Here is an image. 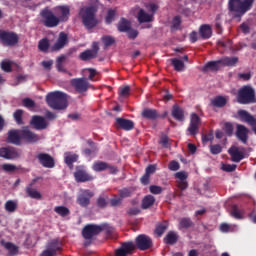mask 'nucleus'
<instances>
[{
  "instance_id": "f257e3e1",
  "label": "nucleus",
  "mask_w": 256,
  "mask_h": 256,
  "mask_svg": "<svg viewBox=\"0 0 256 256\" xmlns=\"http://www.w3.org/2000/svg\"><path fill=\"white\" fill-rule=\"evenodd\" d=\"M98 8L95 5L82 6L78 11V17L81 20L82 25L90 31L95 29L99 25V19H97Z\"/></svg>"
},
{
  "instance_id": "f03ea898",
  "label": "nucleus",
  "mask_w": 256,
  "mask_h": 256,
  "mask_svg": "<svg viewBox=\"0 0 256 256\" xmlns=\"http://www.w3.org/2000/svg\"><path fill=\"white\" fill-rule=\"evenodd\" d=\"M46 103H48L51 109H55L56 111H63V109H67V94L63 92H51L46 96Z\"/></svg>"
},
{
  "instance_id": "7ed1b4c3",
  "label": "nucleus",
  "mask_w": 256,
  "mask_h": 256,
  "mask_svg": "<svg viewBox=\"0 0 256 256\" xmlns=\"http://www.w3.org/2000/svg\"><path fill=\"white\" fill-rule=\"evenodd\" d=\"M255 0H229L228 9L231 13H236L235 17H243L251 7H253Z\"/></svg>"
},
{
  "instance_id": "20e7f679",
  "label": "nucleus",
  "mask_w": 256,
  "mask_h": 256,
  "mask_svg": "<svg viewBox=\"0 0 256 256\" xmlns=\"http://www.w3.org/2000/svg\"><path fill=\"white\" fill-rule=\"evenodd\" d=\"M236 99L237 103L240 105H251V103H256L255 90L249 85L243 86L238 90Z\"/></svg>"
},
{
  "instance_id": "39448f33",
  "label": "nucleus",
  "mask_w": 256,
  "mask_h": 256,
  "mask_svg": "<svg viewBox=\"0 0 256 256\" xmlns=\"http://www.w3.org/2000/svg\"><path fill=\"white\" fill-rule=\"evenodd\" d=\"M40 18L42 25H44V27H47L48 29L58 27L60 23L58 16L55 15V12H53V10H51V8L48 6L40 11Z\"/></svg>"
},
{
  "instance_id": "423d86ee",
  "label": "nucleus",
  "mask_w": 256,
  "mask_h": 256,
  "mask_svg": "<svg viewBox=\"0 0 256 256\" xmlns=\"http://www.w3.org/2000/svg\"><path fill=\"white\" fill-rule=\"evenodd\" d=\"M105 229H107L106 224H88L83 228L82 236L84 239L90 240L93 239V237H95L96 235H99V233H102V231H105Z\"/></svg>"
},
{
  "instance_id": "0eeeda50",
  "label": "nucleus",
  "mask_w": 256,
  "mask_h": 256,
  "mask_svg": "<svg viewBox=\"0 0 256 256\" xmlns=\"http://www.w3.org/2000/svg\"><path fill=\"white\" fill-rule=\"evenodd\" d=\"M0 41L6 47H15L19 43V36L15 32L0 31Z\"/></svg>"
},
{
  "instance_id": "6e6552de",
  "label": "nucleus",
  "mask_w": 256,
  "mask_h": 256,
  "mask_svg": "<svg viewBox=\"0 0 256 256\" xmlns=\"http://www.w3.org/2000/svg\"><path fill=\"white\" fill-rule=\"evenodd\" d=\"M135 248L137 247L139 251H148L153 247V239L145 234H140L135 238Z\"/></svg>"
},
{
  "instance_id": "1a4fd4ad",
  "label": "nucleus",
  "mask_w": 256,
  "mask_h": 256,
  "mask_svg": "<svg viewBox=\"0 0 256 256\" xmlns=\"http://www.w3.org/2000/svg\"><path fill=\"white\" fill-rule=\"evenodd\" d=\"M93 197H95V193L93 191L89 189H82L77 196L76 203H78L80 207H89Z\"/></svg>"
},
{
  "instance_id": "9d476101",
  "label": "nucleus",
  "mask_w": 256,
  "mask_h": 256,
  "mask_svg": "<svg viewBox=\"0 0 256 256\" xmlns=\"http://www.w3.org/2000/svg\"><path fill=\"white\" fill-rule=\"evenodd\" d=\"M41 139V136L39 134L31 131L28 126H25L21 129V140L25 143H29L30 145H33L35 143H39V140Z\"/></svg>"
},
{
  "instance_id": "9b49d317",
  "label": "nucleus",
  "mask_w": 256,
  "mask_h": 256,
  "mask_svg": "<svg viewBox=\"0 0 256 256\" xmlns=\"http://www.w3.org/2000/svg\"><path fill=\"white\" fill-rule=\"evenodd\" d=\"M199 125H201V117L197 113H192L190 115V123L187 128V133L191 137H195V135H199Z\"/></svg>"
},
{
  "instance_id": "f8f14e48",
  "label": "nucleus",
  "mask_w": 256,
  "mask_h": 256,
  "mask_svg": "<svg viewBox=\"0 0 256 256\" xmlns=\"http://www.w3.org/2000/svg\"><path fill=\"white\" fill-rule=\"evenodd\" d=\"M21 154L19 153V150L15 147H1L0 148V157L2 159H6L7 161H13V159H18Z\"/></svg>"
},
{
  "instance_id": "ddd939ff",
  "label": "nucleus",
  "mask_w": 256,
  "mask_h": 256,
  "mask_svg": "<svg viewBox=\"0 0 256 256\" xmlns=\"http://www.w3.org/2000/svg\"><path fill=\"white\" fill-rule=\"evenodd\" d=\"M237 115L242 123H247L250 125V127H252V131L256 135V118H254L253 115H251V113H249L247 110L243 109L238 110Z\"/></svg>"
},
{
  "instance_id": "4468645a",
  "label": "nucleus",
  "mask_w": 256,
  "mask_h": 256,
  "mask_svg": "<svg viewBox=\"0 0 256 256\" xmlns=\"http://www.w3.org/2000/svg\"><path fill=\"white\" fill-rule=\"evenodd\" d=\"M36 159L45 169H53L55 167V158L49 153H38Z\"/></svg>"
},
{
  "instance_id": "2eb2a0df",
  "label": "nucleus",
  "mask_w": 256,
  "mask_h": 256,
  "mask_svg": "<svg viewBox=\"0 0 256 256\" xmlns=\"http://www.w3.org/2000/svg\"><path fill=\"white\" fill-rule=\"evenodd\" d=\"M71 85L77 93H85L89 90V80L87 78H74Z\"/></svg>"
},
{
  "instance_id": "dca6fc26",
  "label": "nucleus",
  "mask_w": 256,
  "mask_h": 256,
  "mask_svg": "<svg viewBox=\"0 0 256 256\" xmlns=\"http://www.w3.org/2000/svg\"><path fill=\"white\" fill-rule=\"evenodd\" d=\"M55 9L59 23H67V21H69V17H71V7H69V5H60Z\"/></svg>"
},
{
  "instance_id": "f3484780",
  "label": "nucleus",
  "mask_w": 256,
  "mask_h": 256,
  "mask_svg": "<svg viewBox=\"0 0 256 256\" xmlns=\"http://www.w3.org/2000/svg\"><path fill=\"white\" fill-rule=\"evenodd\" d=\"M30 125L36 131H43L47 129V127L49 126V124L47 123V120H45V117L39 116V115L32 116L30 120Z\"/></svg>"
},
{
  "instance_id": "a211bd4d",
  "label": "nucleus",
  "mask_w": 256,
  "mask_h": 256,
  "mask_svg": "<svg viewBox=\"0 0 256 256\" xmlns=\"http://www.w3.org/2000/svg\"><path fill=\"white\" fill-rule=\"evenodd\" d=\"M135 251V244L133 242H124L120 248L115 250V256L133 255Z\"/></svg>"
},
{
  "instance_id": "6ab92c4d",
  "label": "nucleus",
  "mask_w": 256,
  "mask_h": 256,
  "mask_svg": "<svg viewBox=\"0 0 256 256\" xmlns=\"http://www.w3.org/2000/svg\"><path fill=\"white\" fill-rule=\"evenodd\" d=\"M236 137L244 145H247V141H249V129L247 127H245V125L237 124Z\"/></svg>"
},
{
  "instance_id": "aec40b11",
  "label": "nucleus",
  "mask_w": 256,
  "mask_h": 256,
  "mask_svg": "<svg viewBox=\"0 0 256 256\" xmlns=\"http://www.w3.org/2000/svg\"><path fill=\"white\" fill-rule=\"evenodd\" d=\"M67 43H69L67 33L60 32L57 41L51 47V51H61V49H63Z\"/></svg>"
},
{
  "instance_id": "412c9836",
  "label": "nucleus",
  "mask_w": 256,
  "mask_h": 256,
  "mask_svg": "<svg viewBox=\"0 0 256 256\" xmlns=\"http://www.w3.org/2000/svg\"><path fill=\"white\" fill-rule=\"evenodd\" d=\"M116 125L117 129H122L123 131H133L135 129V122L125 118H116Z\"/></svg>"
},
{
  "instance_id": "4be33fe9",
  "label": "nucleus",
  "mask_w": 256,
  "mask_h": 256,
  "mask_svg": "<svg viewBox=\"0 0 256 256\" xmlns=\"http://www.w3.org/2000/svg\"><path fill=\"white\" fill-rule=\"evenodd\" d=\"M74 177L77 183H86L87 181H93V176L89 175L83 168H77Z\"/></svg>"
},
{
  "instance_id": "5701e85b",
  "label": "nucleus",
  "mask_w": 256,
  "mask_h": 256,
  "mask_svg": "<svg viewBox=\"0 0 256 256\" xmlns=\"http://www.w3.org/2000/svg\"><path fill=\"white\" fill-rule=\"evenodd\" d=\"M229 155L231 156V160L233 163H240V161H243L245 159V152L240 151L237 146H232L228 150Z\"/></svg>"
},
{
  "instance_id": "b1692460",
  "label": "nucleus",
  "mask_w": 256,
  "mask_h": 256,
  "mask_svg": "<svg viewBox=\"0 0 256 256\" xmlns=\"http://www.w3.org/2000/svg\"><path fill=\"white\" fill-rule=\"evenodd\" d=\"M141 117H143V119H148L149 121H155L159 119V112L152 108H144L141 112Z\"/></svg>"
},
{
  "instance_id": "393cba45",
  "label": "nucleus",
  "mask_w": 256,
  "mask_h": 256,
  "mask_svg": "<svg viewBox=\"0 0 256 256\" xmlns=\"http://www.w3.org/2000/svg\"><path fill=\"white\" fill-rule=\"evenodd\" d=\"M21 130H11L8 132L7 141L13 145H21Z\"/></svg>"
},
{
  "instance_id": "a878e982",
  "label": "nucleus",
  "mask_w": 256,
  "mask_h": 256,
  "mask_svg": "<svg viewBox=\"0 0 256 256\" xmlns=\"http://www.w3.org/2000/svg\"><path fill=\"white\" fill-rule=\"evenodd\" d=\"M171 115L176 121H185V111L177 104L173 105Z\"/></svg>"
},
{
  "instance_id": "bb28decb",
  "label": "nucleus",
  "mask_w": 256,
  "mask_h": 256,
  "mask_svg": "<svg viewBox=\"0 0 256 256\" xmlns=\"http://www.w3.org/2000/svg\"><path fill=\"white\" fill-rule=\"evenodd\" d=\"M35 185V180H33L27 187H26V195L30 197V199H42L43 195L40 194L37 189L33 188Z\"/></svg>"
},
{
  "instance_id": "cd10ccee",
  "label": "nucleus",
  "mask_w": 256,
  "mask_h": 256,
  "mask_svg": "<svg viewBox=\"0 0 256 256\" xmlns=\"http://www.w3.org/2000/svg\"><path fill=\"white\" fill-rule=\"evenodd\" d=\"M227 97L225 96H216L210 101V105L212 107H216L217 109H223L225 105H227Z\"/></svg>"
},
{
  "instance_id": "c85d7f7f",
  "label": "nucleus",
  "mask_w": 256,
  "mask_h": 256,
  "mask_svg": "<svg viewBox=\"0 0 256 256\" xmlns=\"http://www.w3.org/2000/svg\"><path fill=\"white\" fill-rule=\"evenodd\" d=\"M179 241V234L175 231H169L163 239L165 245H176Z\"/></svg>"
},
{
  "instance_id": "c756f323",
  "label": "nucleus",
  "mask_w": 256,
  "mask_h": 256,
  "mask_svg": "<svg viewBox=\"0 0 256 256\" xmlns=\"http://www.w3.org/2000/svg\"><path fill=\"white\" fill-rule=\"evenodd\" d=\"M199 34L200 37L203 39H211L213 35V30L211 29V25L209 24H203L199 28Z\"/></svg>"
},
{
  "instance_id": "7c9ffc66",
  "label": "nucleus",
  "mask_w": 256,
  "mask_h": 256,
  "mask_svg": "<svg viewBox=\"0 0 256 256\" xmlns=\"http://www.w3.org/2000/svg\"><path fill=\"white\" fill-rule=\"evenodd\" d=\"M220 63L222 67H235V65L239 63V57L237 56L223 57L220 59Z\"/></svg>"
},
{
  "instance_id": "2f4dec72",
  "label": "nucleus",
  "mask_w": 256,
  "mask_h": 256,
  "mask_svg": "<svg viewBox=\"0 0 256 256\" xmlns=\"http://www.w3.org/2000/svg\"><path fill=\"white\" fill-rule=\"evenodd\" d=\"M1 245L4 249H7V251H9V254L12 256H15L19 253V247H17V245L13 244L12 242H6L5 240H1Z\"/></svg>"
},
{
  "instance_id": "473e14b6",
  "label": "nucleus",
  "mask_w": 256,
  "mask_h": 256,
  "mask_svg": "<svg viewBox=\"0 0 256 256\" xmlns=\"http://www.w3.org/2000/svg\"><path fill=\"white\" fill-rule=\"evenodd\" d=\"M117 29L120 33H127L131 29V22L126 18H121L118 22Z\"/></svg>"
},
{
  "instance_id": "72a5a7b5",
  "label": "nucleus",
  "mask_w": 256,
  "mask_h": 256,
  "mask_svg": "<svg viewBox=\"0 0 256 256\" xmlns=\"http://www.w3.org/2000/svg\"><path fill=\"white\" fill-rule=\"evenodd\" d=\"M217 45L218 49H222V51L233 49V41L231 39L224 38L222 40H218Z\"/></svg>"
},
{
  "instance_id": "f704fd0d",
  "label": "nucleus",
  "mask_w": 256,
  "mask_h": 256,
  "mask_svg": "<svg viewBox=\"0 0 256 256\" xmlns=\"http://www.w3.org/2000/svg\"><path fill=\"white\" fill-rule=\"evenodd\" d=\"M221 67H223V65H221V59L217 60V61H210L208 62L204 68L203 71H219V69H221Z\"/></svg>"
},
{
  "instance_id": "c9c22d12",
  "label": "nucleus",
  "mask_w": 256,
  "mask_h": 256,
  "mask_svg": "<svg viewBox=\"0 0 256 256\" xmlns=\"http://www.w3.org/2000/svg\"><path fill=\"white\" fill-rule=\"evenodd\" d=\"M96 207H98V209H107V207H109V196H99L96 199Z\"/></svg>"
},
{
  "instance_id": "e433bc0d",
  "label": "nucleus",
  "mask_w": 256,
  "mask_h": 256,
  "mask_svg": "<svg viewBox=\"0 0 256 256\" xmlns=\"http://www.w3.org/2000/svg\"><path fill=\"white\" fill-rule=\"evenodd\" d=\"M108 167L109 163L103 161H96L92 165V169L93 171H96V173H101V171H107Z\"/></svg>"
},
{
  "instance_id": "4c0bfd02",
  "label": "nucleus",
  "mask_w": 256,
  "mask_h": 256,
  "mask_svg": "<svg viewBox=\"0 0 256 256\" xmlns=\"http://www.w3.org/2000/svg\"><path fill=\"white\" fill-rule=\"evenodd\" d=\"M138 21L139 23H151V21H153V16L141 9L138 13Z\"/></svg>"
},
{
  "instance_id": "58836bf2",
  "label": "nucleus",
  "mask_w": 256,
  "mask_h": 256,
  "mask_svg": "<svg viewBox=\"0 0 256 256\" xmlns=\"http://www.w3.org/2000/svg\"><path fill=\"white\" fill-rule=\"evenodd\" d=\"M168 228H169V223H167V221H164V222L159 223V224L156 225L154 233L158 237H162L163 233H165V231H167Z\"/></svg>"
},
{
  "instance_id": "ea45409f",
  "label": "nucleus",
  "mask_w": 256,
  "mask_h": 256,
  "mask_svg": "<svg viewBox=\"0 0 256 256\" xmlns=\"http://www.w3.org/2000/svg\"><path fill=\"white\" fill-rule=\"evenodd\" d=\"M96 57L97 56H96L95 52H93L90 49L83 51L79 55V59H81V61H91V59H95Z\"/></svg>"
},
{
  "instance_id": "a19ab883",
  "label": "nucleus",
  "mask_w": 256,
  "mask_h": 256,
  "mask_svg": "<svg viewBox=\"0 0 256 256\" xmlns=\"http://www.w3.org/2000/svg\"><path fill=\"white\" fill-rule=\"evenodd\" d=\"M155 205V197L153 195H147L142 200V209H149Z\"/></svg>"
},
{
  "instance_id": "79ce46f5",
  "label": "nucleus",
  "mask_w": 256,
  "mask_h": 256,
  "mask_svg": "<svg viewBox=\"0 0 256 256\" xmlns=\"http://www.w3.org/2000/svg\"><path fill=\"white\" fill-rule=\"evenodd\" d=\"M171 63L175 71H178V72L184 71L185 63L183 62V60H180L178 58H172Z\"/></svg>"
},
{
  "instance_id": "37998d69",
  "label": "nucleus",
  "mask_w": 256,
  "mask_h": 256,
  "mask_svg": "<svg viewBox=\"0 0 256 256\" xmlns=\"http://www.w3.org/2000/svg\"><path fill=\"white\" fill-rule=\"evenodd\" d=\"M190 227H193V221H191V218L180 219L178 229H189Z\"/></svg>"
},
{
  "instance_id": "c03bdc74",
  "label": "nucleus",
  "mask_w": 256,
  "mask_h": 256,
  "mask_svg": "<svg viewBox=\"0 0 256 256\" xmlns=\"http://www.w3.org/2000/svg\"><path fill=\"white\" fill-rule=\"evenodd\" d=\"M46 249L54 255H57V252L59 251V241L52 240L50 243L47 244Z\"/></svg>"
},
{
  "instance_id": "a18cd8bd",
  "label": "nucleus",
  "mask_w": 256,
  "mask_h": 256,
  "mask_svg": "<svg viewBox=\"0 0 256 256\" xmlns=\"http://www.w3.org/2000/svg\"><path fill=\"white\" fill-rule=\"evenodd\" d=\"M55 213L60 215V217H67V215L71 214V210L65 206H56L54 208Z\"/></svg>"
},
{
  "instance_id": "49530a36",
  "label": "nucleus",
  "mask_w": 256,
  "mask_h": 256,
  "mask_svg": "<svg viewBox=\"0 0 256 256\" xmlns=\"http://www.w3.org/2000/svg\"><path fill=\"white\" fill-rule=\"evenodd\" d=\"M77 159H79V156L76 154H70L65 157L64 161L66 165L70 168L73 169V164L77 163Z\"/></svg>"
},
{
  "instance_id": "de8ad7c7",
  "label": "nucleus",
  "mask_w": 256,
  "mask_h": 256,
  "mask_svg": "<svg viewBox=\"0 0 256 256\" xmlns=\"http://www.w3.org/2000/svg\"><path fill=\"white\" fill-rule=\"evenodd\" d=\"M13 117L17 125H25V122L23 121V110L18 109L13 113Z\"/></svg>"
},
{
  "instance_id": "09e8293b",
  "label": "nucleus",
  "mask_w": 256,
  "mask_h": 256,
  "mask_svg": "<svg viewBox=\"0 0 256 256\" xmlns=\"http://www.w3.org/2000/svg\"><path fill=\"white\" fill-rule=\"evenodd\" d=\"M5 209L6 211H8V213H15V211H17V202L13 200H8L5 203Z\"/></svg>"
},
{
  "instance_id": "8fccbe9b",
  "label": "nucleus",
  "mask_w": 256,
  "mask_h": 256,
  "mask_svg": "<svg viewBox=\"0 0 256 256\" xmlns=\"http://www.w3.org/2000/svg\"><path fill=\"white\" fill-rule=\"evenodd\" d=\"M38 49L47 53V51H49V40L47 38L40 40L38 43Z\"/></svg>"
},
{
  "instance_id": "3c124183",
  "label": "nucleus",
  "mask_w": 256,
  "mask_h": 256,
  "mask_svg": "<svg viewBox=\"0 0 256 256\" xmlns=\"http://www.w3.org/2000/svg\"><path fill=\"white\" fill-rule=\"evenodd\" d=\"M179 29H181V16H175L172 19L171 30L172 31H179Z\"/></svg>"
},
{
  "instance_id": "603ef678",
  "label": "nucleus",
  "mask_w": 256,
  "mask_h": 256,
  "mask_svg": "<svg viewBox=\"0 0 256 256\" xmlns=\"http://www.w3.org/2000/svg\"><path fill=\"white\" fill-rule=\"evenodd\" d=\"M231 215L234 217V219H243V212L239 210L237 205L232 206Z\"/></svg>"
},
{
  "instance_id": "864d4df0",
  "label": "nucleus",
  "mask_w": 256,
  "mask_h": 256,
  "mask_svg": "<svg viewBox=\"0 0 256 256\" xmlns=\"http://www.w3.org/2000/svg\"><path fill=\"white\" fill-rule=\"evenodd\" d=\"M115 15H117V12L115 10H108L107 15L105 17L107 25H111V23H113V21L115 20Z\"/></svg>"
},
{
  "instance_id": "5fc2aeb1",
  "label": "nucleus",
  "mask_w": 256,
  "mask_h": 256,
  "mask_svg": "<svg viewBox=\"0 0 256 256\" xmlns=\"http://www.w3.org/2000/svg\"><path fill=\"white\" fill-rule=\"evenodd\" d=\"M222 152H223V147L221 146V144L210 145V153L212 155H219Z\"/></svg>"
},
{
  "instance_id": "6e6d98bb",
  "label": "nucleus",
  "mask_w": 256,
  "mask_h": 256,
  "mask_svg": "<svg viewBox=\"0 0 256 256\" xmlns=\"http://www.w3.org/2000/svg\"><path fill=\"white\" fill-rule=\"evenodd\" d=\"M131 195H133V191L130 188L119 190V197L122 199H127V197H131Z\"/></svg>"
},
{
  "instance_id": "4d7b16f0",
  "label": "nucleus",
  "mask_w": 256,
  "mask_h": 256,
  "mask_svg": "<svg viewBox=\"0 0 256 256\" xmlns=\"http://www.w3.org/2000/svg\"><path fill=\"white\" fill-rule=\"evenodd\" d=\"M223 131L228 137L233 136V124L231 122H226L223 127Z\"/></svg>"
},
{
  "instance_id": "13d9d810",
  "label": "nucleus",
  "mask_w": 256,
  "mask_h": 256,
  "mask_svg": "<svg viewBox=\"0 0 256 256\" xmlns=\"http://www.w3.org/2000/svg\"><path fill=\"white\" fill-rule=\"evenodd\" d=\"M128 39L135 41L136 37H139V31L133 28H130L127 32Z\"/></svg>"
},
{
  "instance_id": "bf43d9fd",
  "label": "nucleus",
  "mask_w": 256,
  "mask_h": 256,
  "mask_svg": "<svg viewBox=\"0 0 256 256\" xmlns=\"http://www.w3.org/2000/svg\"><path fill=\"white\" fill-rule=\"evenodd\" d=\"M1 69H2V71H5V73H11V71H13V68L11 66V62L2 61L1 62Z\"/></svg>"
},
{
  "instance_id": "052dcab7",
  "label": "nucleus",
  "mask_w": 256,
  "mask_h": 256,
  "mask_svg": "<svg viewBox=\"0 0 256 256\" xmlns=\"http://www.w3.org/2000/svg\"><path fill=\"white\" fill-rule=\"evenodd\" d=\"M149 190L152 195H161V193H163V188L157 185H151L149 187Z\"/></svg>"
},
{
  "instance_id": "680f3d73",
  "label": "nucleus",
  "mask_w": 256,
  "mask_h": 256,
  "mask_svg": "<svg viewBox=\"0 0 256 256\" xmlns=\"http://www.w3.org/2000/svg\"><path fill=\"white\" fill-rule=\"evenodd\" d=\"M102 43H104L105 47H111L115 43V38L111 36L102 37Z\"/></svg>"
},
{
  "instance_id": "e2e57ef3",
  "label": "nucleus",
  "mask_w": 256,
  "mask_h": 256,
  "mask_svg": "<svg viewBox=\"0 0 256 256\" xmlns=\"http://www.w3.org/2000/svg\"><path fill=\"white\" fill-rule=\"evenodd\" d=\"M22 103L24 107H27V109L35 108V101H33L31 98H24Z\"/></svg>"
},
{
  "instance_id": "0e129e2a",
  "label": "nucleus",
  "mask_w": 256,
  "mask_h": 256,
  "mask_svg": "<svg viewBox=\"0 0 256 256\" xmlns=\"http://www.w3.org/2000/svg\"><path fill=\"white\" fill-rule=\"evenodd\" d=\"M235 169H237L236 164H225L222 166V170L226 171V173H233V171H235Z\"/></svg>"
},
{
  "instance_id": "69168bd1",
  "label": "nucleus",
  "mask_w": 256,
  "mask_h": 256,
  "mask_svg": "<svg viewBox=\"0 0 256 256\" xmlns=\"http://www.w3.org/2000/svg\"><path fill=\"white\" fill-rule=\"evenodd\" d=\"M123 203V199L121 197H114L110 199V205L111 207H119Z\"/></svg>"
},
{
  "instance_id": "338daca9",
  "label": "nucleus",
  "mask_w": 256,
  "mask_h": 256,
  "mask_svg": "<svg viewBox=\"0 0 256 256\" xmlns=\"http://www.w3.org/2000/svg\"><path fill=\"white\" fill-rule=\"evenodd\" d=\"M181 168V166L179 165V162L172 160L169 165H168V169L170 171H179V169Z\"/></svg>"
},
{
  "instance_id": "774afa93",
  "label": "nucleus",
  "mask_w": 256,
  "mask_h": 256,
  "mask_svg": "<svg viewBox=\"0 0 256 256\" xmlns=\"http://www.w3.org/2000/svg\"><path fill=\"white\" fill-rule=\"evenodd\" d=\"M175 177L176 179H179L178 181H187L188 175L186 174V172L181 171V172H177L175 174Z\"/></svg>"
}]
</instances>
